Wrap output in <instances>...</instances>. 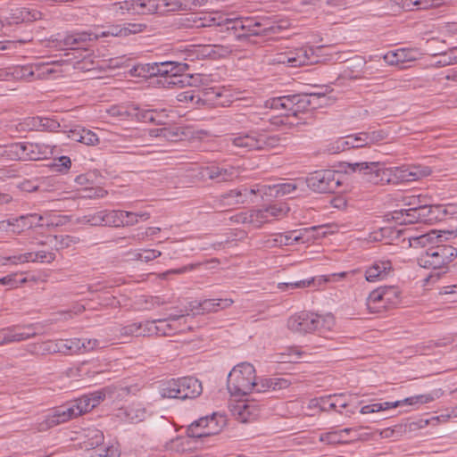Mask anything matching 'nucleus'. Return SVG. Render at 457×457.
Returning a JSON list of instances; mask_svg holds the SVG:
<instances>
[{
	"mask_svg": "<svg viewBox=\"0 0 457 457\" xmlns=\"http://www.w3.org/2000/svg\"><path fill=\"white\" fill-rule=\"evenodd\" d=\"M142 24L138 23H124L121 25H112L108 28L107 30L102 31L100 33L97 32H79L67 34L65 36L58 35V38L56 41L60 46H63L67 48H70L77 53H79V56H81V53H87V46L89 42L95 41L99 37H125L131 34H137L143 30Z\"/></svg>",
	"mask_w": 457,
	"mask_h": 457,
	"instance_id": "nucleus-1",
	"label": "nucleus"
},
{
	"mask_svg": "<svg viewBox=\"0 0 457 457\" xmlns=\"http://www.w3.org/2000/svg\"><path fill=\"white\" fill-rule=\"evenodd\" d=\"M188 4L196 6V2H162V4L155 2H116L112 4V10L117 17L135 14H166L170 12L186 10Z\"/></svg>",
	"mask_w": 457,
	"mask_h": 457,
	"instance_id": "nucleus-2",
	"label": "nucleus"
},
{
	"mask_svg": "<svg viewBox=\"0 0 457 457\" xmlns=\"http://www.w3.org/2000/svg\"><path fill=\"white\" fill-rule=\"evenodd\" d=\"M334 326L335 320L332 315L322 316L310 312H297L287 320L288 329L303 335L314 332L324 335Z\"/></svg>",
	"mask_w": 457,
	"mask_h": 457,
	"instance_id": "nucleus-3",
	"label": "nucleus"
},
{
	"mask_svg": "<svg viewBox=\"0 0 457 457\" xmlns=\"http://www.w3.org/2000/svg\"><path fill=\"white\" fill-rule=\"evenodd\" d=\"M282 138L278 135H271L259 130L241 132L229 137L227 141L237 148L244 151L270 150L280 145Z\"/></svg>",
	"mask_w": 457,
	"mask_h": 457,
	"instance_id": "nucleus-4",
	"label": "nucleus"
},
{
	"mask_svg": "<svg viewBox=\"0 0 457 457\" xmlns=\"http://www.w3.org/2000/svg\"><path fill=\"white\" fill-rule=\"evenodd\" d=\"M202 393V382L192 376L172 378L165 382L160 390L162 397L179 400L195 399Z\"/></svg>",
	"mask_w": 457,
	"mask_h": 457,
	"instance_id": "nucleus-5",
	"label": "nucleus"
},
{
	"mask_svg": "<svg viewBox=\"0 0 457 457\" xmlns=\"http://www.w3.org/2000/svg\"><path fill=\"white\" fill-rule=\"evenodd\" d=\"M255 369L248 362L235 366L228 375L227 387L233 396H243L253 391L255 386Z\"/></svg>",
	"mask_w": 457,
	"mask_h": 457,
	"instance_id": "nucleus-6",
	"label": "nucleus"
},
{
	"mask_svg": "<svg viewBox=\"0 0 457 457\" xmlns=\"http://www.w3.org/2000/svg\"><path fill=\"white\" fill-rule=\"evenodd\" d=\"M457 256V249L449 245H436L429 247L418 258V263L424 269L439 270L445 273L447 266Z\"/></svg>",
	"mask_w": 457,
	"mask_h": 457,
	"instance_id": "nucleus-7",
	"label": "nucleus"
},
{
	"mask_svg": "<svg viewBox=\"0 0 457 457\" xmlns=\"http://www.w3.org/2000/svg\"><path fill=\"white\" fill-rule=\"evenodd\" d=\"M313 95L295 94L274 97L266 102V106L271 109L280 111L281 115L297 116L301 112H304L312 106V97Z\"/></svg>",
	"mask_w": 457,
	"mask_h": 457,
	"instance_id": "nucleus-8",
	"label": "nucleus"
},
{
	"mask_svg": "<svg viewBox=\"0 0 457 457\" xmlns=\"http://www.w3.org/2000/svg\"><path fill=\"white\" fill-rule=\"evenodd\" d=\"M353 171H359L361 179L373 185L395 184L393 169L385 168L379 162L349 163Z\"/></svg>",
	"mask_w": 457,
	"mask_h": 457,
	"instance_id": "nucleus-9",
	"label": "nucleus"
},
{
	"mask_svg": "<svg viewBox=\"0 0 457 457\" xmlns=\"http://www.w3.org/2000/svg\"><path fill=\"white\" fill-rule=\"evenodd\" d=\"M343 175L334 170H320L310 173L305 183L314 192L320 194H332L342 186Z\"/></svg>",
	"mask_w": 457,
	"mask_h": 457,
	"instance_id": "nucleus-10",
	"label": "nucleus"
},
{
	"mask_svg": "<svg viewBox=\"0 0 457 457\" xmlns=\"http://www.w3.org/2000/svg\"><path fill=\"white\" fill-rule=\"evenodd\" d=\"M227 425L226 416L218 412L201 417L187 428L188 437L202 438L219 434Z\"/></svg>",
	"mask_w": 457,
	"mask_h": 457,
	"instance_id": "nucleus-11",
	"label": "nucleus"
},
{
	"mask_svg": "<svg viewBox=\"0 0 457 457\" xmlns=\"http://www.w3.org/2000/svg\"><path fill=\"white\" fill-rule=\"evenodd\" d=\"M434 400L431 395H418L411 397H407L403 400L395 402H383L376 403L362 406L360 412L361 414H370L382 411H387L393 408L402 407L404 405L416 406L423 403H430Z\"/></svg>",
	"mask_w": 457,
	"mask_h": 457,
	"instance_id": "nucleus-12",
	"label": "nucleus"
},
{
	"mask_svg": "<svg viewBox=\"0 0 457 457\" xmlns=\"http://www.w3.org/2000/svg\"><path fill=\"white\" fill-rule=\"evenodd\" d=\"M243 33H237L235 35L238 40L246 39L251 36H271L278 34L285 26L274 23L270 24L269 22H259L255 21L252 18L243 19Z\"/></svg>",
	"mask_w": 457,
	"mask_h": 457,
	"instance_id": "nucleus-13",
	"label": "nucleus"
},
{
	"mask_svg": "<svg viewBox=\"0 0 457 457\" xmlns=\"http://www.w3.org/2000/svg\"><path fill=\"white\" fill-rule=\"evenodd\" d=\"M322 49L323 46H317L314 48L312 46H304L287 51L288 61H290V67L296 68L319 62V52H320Z\"/></svg>",
	"mask_w": 457,
	"mask_h": 457,
	"instance_id": "nucleus-14",
	"label": "nucleus"
},
{
	"mask_svg": "<svg viewBox=\"0 0 457 457\" xmlns=\"http://www.w3.org/2000/svg\"><path fill=\"white\" fill-rule=\"evenodd\" d=\"M393 169V178L395 183L398 181H415L431 174L432 170L424 165H403Z\"/></svg>",
	"mask_w": 457,
	"mask_h": 457,
	"instance_id": "nucleus-15",
	"label": "nucleus"
},
{
	"mask_svg": "<svg viewBox=\"0 0 457 457\" xmlns=\"http://www.w3.org/2000/svg\"><path fill=\"white\" fill-rule=\"evenodd\" d=\"M201 174L209 179L214 180L218 183L231 181L237 178V170L230 165L217 166L211 165L202 169Z\"/></svg>",
	"mask_w": 457,
	"mask_h": 457,
	"instance_id": "nucleus-16",
	"label": "nucleus"
},
{
	"mask_svg": "<svg viewBox=\"0 0 457 457\" xmlns=\"http://www.w3.org/2000/svg\"><path fill=\"white\" fill-rule=\"evenodd\" d=\"M393 271V264L389 259L376 260L365 270V278L369 282L382 280L387 278Z\"/></svg>",
	"mask_w": 457,
	"mask_h": 457,
	"instance_id": "nucleus-17",
	"label": "nucleus"
},
{
	"mask_svg": "<svg viewBox=\"0 0 457 457\" xmlns=\"http://www.w3.org/2000/svg\"><path fill=\"white\" fill-rule=\"evenodd\" d=\"M428 212L429 211H427V209L413 210L403 208L395 211L393 219L401 224L428 223V220H429V218H428Z\"/></svg>",
	"mask_w": 457,
	"mask_h": 457,
	"instance_id": "nucleus-18",
	"label": "nucleus"
},
{
	"mask_svg": "<svg viewBox=\"0 0 457 457\" xmlns=\"http://www.w3.org/2000/svg\"><path fill=\"white\" fill-rule=\"evenodd\" d=\"M232 220L237 223L249 224L253 228H260L269 221L267 212L264 209L240 212L236 214Z\"/></svg>",
	"mask_w": 457,
	"mask_h": 457,
	"instance_id": "nucleus-19",
	"label": "nucleus"
},
{
	"mask_svg": "<svg viewBox=\"0 0 457 457\" xmlns=\"http://www.w3.org/2000/svg\"><path fill=\"white\" fill-rule=\"evenodd\" d=\"M232 303L231 299H205L200 303H191V311L194 312V314H204V312H217L228 308Z\"/></svg>",
	"mask_w": 457,
	"mask_h": 457,
	"instance_id": "nucleus-20",
	"label": "nucleus"
},
{
	"mask_svg": "<svg viewBox=\"0 0 457 457\" xmlns=\"http://www.w3.org/2000/svg\"><path fill=\"white\" fill-rule=\"evenodd\" d=\"M55 146L42 143L25 142V161H37L47 159L54 154Z\"/></svg>",
	"mask_w": 457,
	"mask_h": 457,
	"instance_id": "nucleus-21",
	"label": "nucleus"
},
{
	"mask_svg": "<svg viewBox=\"0 0 457 457\" xmlns=\"http://www.w3.org/2000/svg\"><path fill=\"white\" fill-rule=\"evenodd\" d=\"M42 220L43 216L37 213H29L10 220L9 225L15 228L12 229L14 233H21L33 227H42Z\"/></svg>",
	"mask_w": 457,
	"mask_h": 457,
	"instance_id": "nucleus-22",
	"label": "nucleus"
},
{
	"mask_svg": "<svg viewBox=\"0 0 457 457\" xmlns=\"http://www.w3.org/2000/svg\"><path fill=\"white\" fill-rule=\"evenodd\" d=\"M66 421H69V420L65 413L64 405L59 406L54 408L49 414L45 417L44 420L38 423L37 429L39 431H46Z\"/></svg>",
	"mask_w": 457,
	"mask_h": 457,
	"instance_id": "nucleus-23",
	"label": "nucleus"
},
{
	"mask_svg": "<svg viewBox=\"0 0 457 457\" xmlns=\"http://www.w3.org/2000/svg\"><path fill=\"white\" fill-rule=\"evenodd\" d=\"M41 12L29 8H17L12 10L10 17L7 18L8 24H19L21 22H31L41 19Z\"/></svg>",
	"mask_w": 457,
	"mask_h": 457,
	"instance_id": "nucleus-24",
	"label": "nucleus"
},
{
	"mask_svg": "<svg viewBox=\"0 0 457 457\" xmlns=\"http://www.w3.org/2000/svg\"><path fill=\"white\" fill-rule=\"evenodd\" d=\"M34 336L35 333L29 334L19 331V328L15 326L0 328V345L21 342Z\"/></svg>",
	"mask_w": 457,
	"mask_h": 457,
	"instance_id": "nucleus-25",
	"label": "nucleus"
},
{
	"mask_svg": "<svg viewBox=\"0 0 457 457\" xmlns=\"http://www.w3.org/2000/svg\"><path fill=\"white\" fill-rule=\"evenodd\" d=\"M289 386V383L285 378H261L258 382L255 380V386L253 391L258 393L266 392L270 389L278 390L282 388H287Z\"/></svg>",
	"mask_w": 457,
	"mask_h": 457,
	"instance_id": "nucleus-26",
	"label": "nucleus"
},
{
	"mask_svg": "<svg viewBox=\"0 0 457 457\" xmlns=\"http://www.w3.org/2000/svg\"><path fill=\"white\" fill-rule=\"evenodd\" d=\"M184 317V314H170L166 319L156 320V323H158L157 327L161 330L158 331L159 336L169 337L175 334L179 330L176 327V322L179 321Z\"/></svg>",
	"mask_w": 457,
	"mask_h": 457,
	"instance_id": "nucleus-27",
	"label": "nucleus"
},
{
	"mask_svg": "<svg viewBox=\"0 0 457 457\" xmlns=\"http://www.w3.org/2000/svg\"><path fill=\"white\" fill-rule=\"evenodd\" d=\"M185 54L187 61L212 59V45H193L186 49Z\"/></svg>",
	"mask_w": 457,
	"mask_h": 457,
	"instance_id": "nucleus-28",
	"label": "nucleus"
},
{
	"mask_svg": "<svg viewBox=\"0 0 457 457\" xmlns=\"http://www.w3.org/2000/svg\"><path fill=\"white\" fill-rule=\"evenodd\" d=\"M381 287L371 291L367 298L366 305L370 312H380L382 309H386L384 303V295Z\"/></svg>",
	"mask_w": 457,
	"mask_h": 457,
	"instance_id": "nucleus-29",
	"label": "nucleus"
},
{
	"mask_svg": "<svg viewBox=\"0 0 457 457\" xmlns=\"http://www.w3.org/2000/svg\"><path fill=\"white\" fill-rule=\"evenodd\" d=\"M1 155L12 161H25V157H27L25 154V142H17L5 145L1 152Z\"/></svg>",
	"mask_w": 457,
	"mask_h": 457,
	"instance_id": "nucleus-30",
	"label": "nucleus"
},
{
	"mask_svg": "<svg viewBox=\"0 0 457 457\" xmlns=\"http://www.w3.org/2000/svg\"><path fill=\"white\" fill-rule=\"evenodd\" d=\"M134 111V115L139 121L156 124L162 123V120L159 118L162 116V112H164L163 110L158 112L157 110L154 109H142L139 107H135Z\"/></svg>",
	"mask_w": 457,
	"mask_h": 457,
	"instance_id": "nucleus-31",
	"label": "nucleus"
},
{
	"mask_svg": "<svg viewBox=\"0 0 457 457\" xmlns=\"http://www.w3.org/2000/svg\"><path fill=\"white\" fill-rule=\"evenodd\" d=\"M428 200V197L425 195H411L403 196L402 202L406 209L421 210L427 209Z\"/></svg>",
	"mask_w": 457,
	"mask_h": 457,
	"instance_id": "nucleus-32",
	"label": "nucleus"
},
{
	"mask_svg": "<svg viewBox=\"0 0 457 457\" xmlns=\"http://www.w3.org/2000/svg\"><path fill=\"white\" fill-rule=\"evenodd\" d=\"M352 428H344L338 431H330L320 435V441L328 445H338L345 444L347 440L345 438V435L350 433Z\"/></svg>",
	"mask_w": 457,
	"mask_h": 457,
	"instance_id": "nucleus-33",
	"label": "nucleus"
},
{
	"mask_svg": "<svg viewBox=\"0 0 457 457\" xmlns=\"http://www.w3.org/2000/svg\"><path fill=\"white\" fill-rule=\"evenodd\" d=\"M60 353L65 354H74L78 353L81 351L82 346V339L79 338H71V339H60Z\"/></svg>",
	"mask_w": 457,
	"mask_h": 457,
	"instance_id": "nucleus-34",
	"label": "nucleus"
},
{
	"mask_svg": "<svg viewBox=\"0 0 457 457\" xmlns=\"http://www.w3.org/2000/svg\"><path fill=\"white\" fill-rule=\"evenodd\" d=\"M262 244L265 247L270 248L282 245H292L288 231L285 233L272 234L265 238Z\"/></svg>",
	"mask_w": 457,
	"mask_h": 457,
	"instance_id": "nucleus-35",
	"label": "nucleus"
},
{
	"mask_svg": "<svg viewBox=\"0 0 457 457\" xmlns=\"http://www.w3.org/2000/svg\"><path fill=\"white\" fill-rule=\"evenodd\" d=\"M247 187H243L242 188L232 189L228 193L221 195V199L226 204L233 205L238 204H244L245 202V192Z\"/></svg>",
	"mask_w": 457,
	"mask_h": 457,
	"instance_id": "nucleus-36",
	"label": "nucleus"
},
{
	"mask_svg": "<svg viewBox=\"0 0 457 457\" xmlns=\"http://www.w3.org/2000/svg\"><path fill=\"white\" fill-rule=\"evenodd\" d=\"M86 440L84 445L86 448H96L104 443V434L97 428H89L85 434Z\"/></svg>",
	"mask_w": 457,
	"mask_h": 457,
	"instance_id": "nucleus-37",
	"label": "nucleus"
},
{
	"mask_svg": "<svg viewBox=\"0 0 457 457\" xmlns=\"http://www.w3.org/2000/svg\"><path fill=\"white\" fill-rule=\"evenodd\" d=\"M159 69V62H153L141 66H134L133 69H131V73L143 77H158L160 76Z\"/></svg>",
	"mask_w": 457,
	"mask_h": 457,
	"instance_id": "nucleus-38",
	"label": "nucleus"
},
{
	"mask_svg": "<svg viewBox=\"0 0 457 457\" xmlns=\"http://www.w3.org/2000/svg\"><path fill=\"white\" fill-rule=\"evenodd\" d=\"M189 68V65L186 62H172V69L170 72H169L168 79H167V84L171 87H175V78L176 77H182V75H185L186 71H187Z\"/></svg>",
	"mask_w": 457,
	"mask_h": 457,
	"instance_id": "nucleus-39",
	"label": "nucleus"
},
{
	"mask_svg": "<svg viewBox=\"0 0 457 457\" xmlns=\"http://www.w3.org/2000/svg\"><path fill=\"white\" fill-rule=\"evenodd\" d=\"M105 226L122 227L123 211L122 210H104Z\"/></svg>",
	"mask_w": 457,
	"mask_h": 457,
	"instance_id": "nucleus-40",
	"label": "nucleus"
},
{
	"mask_svg": "<svg viewBox=\"0 0 457 457\" xmlns=\"http://www.w3.org/2000/svg\"><path fill=\"white\" fill-rule=\"evenodd\" d=\"M395 4L394 6L405 11H413L420 9H428L430 7H437L440 4H428V2H390Z\"/></svg>",
	"mask_w": 457,
	"mask_h": 457,
	"instance_id": "nucleus-41",
	"label": "nucleus"
},
{
	"mask_svg": "<svg viewBox=\"0 0 457 457\" xmlns=\"http://www.w3.org/2000/svg\"><path fill=\"white\" fill-rule=\"evenodd\" d=\"M174 79L176 80L174 86L178 87H197L201 81L199 74L193 75L189 73H185L182 77H176Z\"/></svg>",
	"mask_w": 457,
	"mask_h": 457,
	"instance_id": "nucleus-42",
	"label": "nucleus"
},
{
	"mask_svg": "<svg viewBox=\"0 0 457 457\" xmlns=\"http://www.w3.org/2000/svg\"><path fill=\"white\" fill-rule=\"evenodd\" d=\"M80 221L91 226H105L104 210L87 213L81 218Z\"/></svg>",
	"mask_w": 457,
	"mask_h": 457,
	"instance_id": "nucleus-43",
	"label": "nucleus"
},
{
	"mask_svg": "<svg viewBox=\"0 0 457 457\" xmlns=\"http://www.w3.org/2000/svg\"><path fill=\"white\" fill-rule=\"evenodd\" d=\"M384 295V303L388 304H397L400 299V290L396 287H381Z\"/></svg>",
	"mask_w": 457,
	"mask_h": 457,
	"instance_id": "nucleus-44",
	"label": "nucleus"
},
{
	"mask_svg": "<svg viewBox=\"0 0 457 457\" xmlns=\"http://www.w3.org/2000/svg\"><path fill=\"white\" fill-rule=\"evenodd\" d=\"M363 136L362 141H366V145L378 143L386 140L388 133L383 129L374 130L370 132H361Z\"/></svg>",
	"mask_w": 457,
	"mask_h": 457,
	"instance_id": "nucleus-45",
	"label": "nucleus"
},
{
	"mask_svg": "<svg viewBox=\"0 0 457 457\" xmlns=\"http://www.w3.org/2000/svg\"><path fill=\"white\" fill-rule=\"evenodd\" d=\"M55 247L57 250L65 249L79 242V238L70 235L54 236Z\"/></svg>",
	"mask_w": 457,
	"mask_h": 457,
	"instance_id": "nucleus-46",
	"label": "nucleus"
},
{
	"mask_svg": "<svg viewBox=\"0 0 457 457\" xmlns=\"http://www.w3.org/2000/svg\"><path fill=\"white\" fill-rule=\"evenodd\" d=\"M41 116L27 117L20 124L22 131H40Z\"/></svg>",
	"mask_w": 457,
	"mask_h": 457,
	"instance_id": "nucleus-47",
	"label": "nucleus"
},
{
	"mask_svg": "<svg viewBox=\"0 0 457 457\" xmlns=\"http://www.w3.org/2000/svg\"><path fill=\"white\" fill-rule=\"evenodd\" d=\"M314 283H315V278H311L308 279H303V280L295 281V282L279 283L278 285V287L283 291L294 290L296 288H305V287H311Z\"/></svg>",
	"mask_w": 457,
	"mask_h": 457,
	"instance_id": "nucleus-48",
	"label": "nucleus"
},
{
	"mask_svg": "<svg viewBox=\"0 0 457 457\" xmlns=\"http://www.w3.org/2000/svg\"><path fill=\"white\" fill-rule=\"evenodd\" d=\"M347 149H349V144L346 137L337 138V140L328 144L326 146V151L330 154H336Z\"/></svg>",
	"mask_w": 457,
	"mask_h": 457,
	"instance_id": "nucleus-49",
	"label": "nucleus"
},
{
	"mask_svg": "<svg viewBox=\"0 0 457 457\" xmlns=\"http://www.w3.org/2000/svg\"><path fill=\"white\" fill-rule=\"evenodd\" d=\"M156 137H162L168 141H178L181 139V134L179 132L178 128L164 127L156 129Z\"/></svg>",
	"mask_w": 457,
	"mask_h": 457,
	"instance_id": "nucleus-50",
	"label": "nucleus"
},
{
	"mask_svg": "<svg viewBox=\"0 0 457 457\" xmlns=\"http://www.w3.org/2000/svg\"><path fill=\"white\" fill-rule=\"evenodd\" d=\"M61 127L60 122L54 118L41 116V132H57Z\"/></svg>",
	"mask_w": 457,
	"mask_h": 457,
	"instance_id": "nucleus-51",
	"label": "nucleus"
},
{
	"mask_svg": "<svg viewBox=\"0 0 457 457\" xmlns=\"http://www.w3.org/2000/svg\"><path fill=\"white\" fill-rule=\"evenodd\" d=\"M234 412L242 422H246L250 419L252 409L246 403L240 402L235 407Z\"/></svg>",
	"mask_w": 457,
	"mask_h": 457,
	"instance_id": "nucleus-52",
	"label": "nucleus"
},
{
	"mask_svg": "<svg viewBox=\"0 0 457 457\" xmlns=\"http://www.w3.org/2000/svg\"><path fill=\"white\" fill-rule=\"evenodd\" d=\"M65 216L56 215V214H50L47 216H43L42 227L46 228H54L58 226H62L65 222Z\"/></svg>",
	"mask_w": 457,
	"mask_h": 457,
	"instance_id": "nucleus-53",
	"label": "nucleus"
},
{
	"mask_svg": "<svg viewBox=\"0 0 457 457\" xmlns=\"http://www.w3.org/2000/svg\"><path fill=\"white\" fill-rule=\"evenodd\" d=\"M32 255V260L30 262H46L51 263L55 260V253L53 252L47 251H38V252H30Z\"/></svg>",
	"mask_w": 457,
	"mask_h": 457,
	"instance_id": "nucleus-54",
	"label": "nucleus"
},
{
	"mask_svg": "<svg viewBox=\"0 0 457 457\" xmlns=\"http://www.w3.org/2000/svg\"><path fill=\"white\" fill-rule=\"evenodd\" d=\"M356 272H357V270H353L350 271H342V272H337V273H332L329 275H323L318 278L319 284H320L321 282H326V283L327 282H336L340 279L345 278L349 274L353 275Z\"/></svg>",
	"mask_w": 457,
	"mask_h": 457,
	"instance_id": "nucleus-55",
	"label": "nucleus"
},
{
	"mask_svg": "<svg viewBox=\"0 0 457 457\" xmlns=\"http://www.w3.org/2000/svg\"><path fill=\"white\" fill-rule=\"evenodd\" d=\"M76 407L78 408V411H79V414L82 415L87 411H90L92 409H94V403H92L87 396V395H85L76 400L73 401Z\"/></svg>",
	"mask_w": 457,
	"mask_h": 457,
	"instance_id": "nucleus-56",
	"label": "nucleus"
},
{
	"mask_svg": "<svg viewBox=\"0 0 457 457\" xmlns=\"http://www.w3.org/2000/svg\"><path fill=\"white\" fill-rule=\"evenodd\" d=\"M141 337H151L154 335L159 336V332L161 331L156 323V320H147L145 322H141Z\"/></svg>",
	"mask_w": 457,
	"mask_h": 457,
	"instance_id": "nucleus-57",
	"label": "nucleus"
},
{
	"mask_svg": "<svg viewBox=\"0 0 457 457\" xmlns=\"http://www.w3.org/2000/svg\"><path fill=\"white\" fill-rule=\"evenodd\" d=\"M121 336H133V337H141V322H134L129 325H126L120 328Z\"/></svg>",
	"mask_w": 457,
	"mask_h": 457,
	"instance_id": "nucleus-58",
	"label": "nucleus"
},
{
	"mask_svg": "<svg viewBox=\"0 0 457 457\" xmlns=\"http://www.w3.org/2000/svg\"><path fill=\"white\" fill-rule=\"evenodd\" d=\"M317 405L320 406V410L323 411H329L331 410L337 411L339 413H342L340 410H337L335 407V402L333 400L332 395L320 397V399H316Z\"/></svg>",
	"mask_w": 457,
	"mask_h": 457,
	"instance_id": "nucleus-59",
	"label": "nucleus"
},
{
	"mask_svg": "<svg viewBox=\"0 0 457 457\" xmlns=\"http://www.w3.org/2000/svg\"><path fill=\"white\" fill-rule=\"evenodd\" d=\"M212 60L224 58V57L229 55L233 51V49L230 46L212 45Z\"/></svg>",
	"mask_w": 457,
	"mask_h": 457,
	"instance_id": "nucleus-60",
	"label": "nucleus"
},
{
	"mask_svg": "<svg viewBox=\"0 0 457 457\" xmlns=\"http://www.w3.org/2000/svg\"><path fill=\"white\" fill-rule=\"evenodd\" d=\"M120 452L114 445L94 452L90 457H120Z\"/></svg>",
	"mask_w": 457,
	"mask_h": 457,
	"instance_id": "nucleus-61",
	"label": "nucleus"
},
{
	"mask_svg": "<svg viewBox=\"0 0 457 457\" xmlns=\"http://www.w3.org/2000/svg\"><path fill=\"white\" fill-rule=\"evenodd\" d=\"M444 210V205H441V204H436V205H432V204H429V203L428 204V206H427V211H429V212L428 213V218H429V220H428V223H431L433 222L434 220H443V217L441 215V211Z\"/></svg>",
	"mask_w": 457,
	"mask_h": 457,
	"instance_id": "nucleus-62",
	"label": "nucleus"
},
{
	"mask_svg": "<svg viewBox=\"0 0 457 457\" xmlns=\"http://www.w3.org/2000/svg\"><path fill=\"white\" fill-rule=\"evenodd\" d=\"M82 131V140L81 143L87 145H96L99 143V138L96 133H94L90 129H87L83 128Z\"/></svg>",
	"mask_w": 457,
	"mask_h": 457,
	"instance_id": "nucleus-63",
	"label": "nucleus"
},
{
	"mask_svg": "<svg viewBox=\"0 0 457 457\" xmlns=\"http://www.w3.org/2000/svg\"><path fill=\"white\" fill-rule=\"evenodd\" d=\"M162 255V252L155 249H145L142 253L137 254L138 260L148 262Z\"/></svg>",
	"mask_w": 457,
	"mask_h": 457,
	"instance_id": "nucleus-64",
	"label": "nucleus"
}]
</instances>
